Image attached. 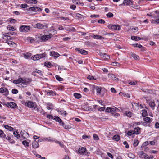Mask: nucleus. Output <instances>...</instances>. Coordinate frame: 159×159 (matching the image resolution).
Masks as SVG:
<instances>
[{"mask_svg":"<svg viewBox=\"0 0 159 159\" xmlns=\"http://www.w3.org/2000/svg\"><path fill=\"white\" fill-rule=\"evenodd\" d=\"M86 149L84 147H82L80 148L77 151V152L80 154V155L88 156L89 153L87 152L86 151Z\"/></svg>","mask_w":159,"mask_h":159,"instance_id":"1","label":"nucleus"},{"mask_svg":"<svg viewBox=\"0 0 159 159\" xmlns=\"http://www.w3.org/2000/svg\"><path fill=\"white\" fill-rule=\"evenodd\" d=\"M25 104L28 107L32 108L33 110H34L37 106L36 103L31 101L26 102Z\"/></svg>","mask_w":159,"mask_h":159,"instance_id":"2","label":"nucleus"},{"mask_svg":"<svg viewBox=\"0 0 159 159\" xmlns=\"http://www.w3.org/2000/svg\"><path fill=\"white\" fill-rule=\"evenodd\" d=\"M52 36V35L51 34H50L49 35L39 36L38 38L42 42H45L50 39Z\"/></svg>","mask_w":159,"mask_h":159,"instance_id":"3","label":"nucleus"},{"mask_svg":"<svg viewBox=\"0 0 159 159\" xmlns=\"http://www.w3.org/2000/svg\"><path fill=\"white\" fill-rule=\"evenodd\" d=\"M27 10L30 11H34L37 13H40L42 9L40 7H33L27 9Z\"/></svg>","mask_w":159,"mask_h":159,"instance_id":"4","label":"nucleus"},{"mask_svg":"<svg viewBox=\"0 0 159 159\" xmlns=\"http://www.w3.org/2000/svg\"><path fill=\"white\" fill-rule=\"evenodd\" d=\"M30 27L29 26L22 25L20 27V31L21 32H27L30 30Z\"/></svg>","mask_w":159,"mask_h":159,"instance_id":"5","label":"nucleus"},{"mask_svg":"<svg viewBox=\"0 0 159 159\" xmlns=\"http://www.w3.org/2000/svg\"><path fill=\"white\" fill-rule=\"evenodd\" d=\"M0 93H5L4 95L6 96L9 94V91L8 89L5 87H2L0 88Z\"/></svg>","mask_w":159,"mask_h":159,"instance_id":"6","label":"nucleus"},{"mask_svg":"<svg viewBox=\"0 0 159 159\" xmlns=\"http://www.w3.org/2000/svg\"><path fill=\"white\" fill-rule=\"evenodd\" d=\"M31 81V79L30 78H26L23 79V84L25 85H29L30 84Z\"/></svg>","mask_w":159,"mask_h":159,"instance_id":"7","label":"nucleus"},{"mask_svg":"<svg viewBox=\"0 0 159 159\" xmlns=\"http://www.w3.org/2000/svg\"><path fill=\"white\" fill-rule=\"evenodd\" d=\"M47 95L50 96H54L58 95L55 91L52 90H48L47 92Z\"/></svg>","mask_w":159,"mask_h":159,"instance_id":"8","label":"nucleus"},{"mask_svg":"<svg viewBox=\"0 0 159 159\" xmlns=\"http://www.w3.org/2000/svg\"><path fill=\"white\" fill-rule=\"evenodd\" d=\"M75 50L78 51L79 53L82 55H86L88 54V52L84 50H82L79 48H76Z\"/></svg>","mask_w":159,"mask_h":159,"instance_id":"9","label":"nucleus"},{"mask_svg":"<svg viewBox=\"0 0 159 159\" xmlns=\"http://www.w3.org/2000/svg\"><path fill=\"white\" fill-rule=\"evenodd\" d=\"M109 28L114 30H119L120 29V27L118 25H109L108 26Z\"/></svg>","mask_w":159,"mask_h":159,"instance_id":"10","label":"nucleus"},{"mask_svg":"<svg viewBox=\"0 0 159 159\" xmlns=\"http://www.w3.org/2000/svg\"><path fill=\"white\" fill-rule=\"evenodd\" d=\"M133 1L131 0H124L123 4L125 5H130L132 4Z\"/></svg>","mask_w":159,"mask_h":159,"instance_id":"11","label":"nucleus"},{"mask_svg":"<svg viewBox=\"0 0 159 159\" xmlns=\"http://www.w3.org/2000/svg\"><path fill=\"white\" fill-rule=\"evenodd\" d=\"M7 104L9 107L12 108H15L17 106L16 104L13 102H10V103L8 102L7 103Z\"/></svg>","mask_w":159,"mask_h":159,"instance_id":"12","label":"nucleus"},{"mask_svg":"<svg viewBox=\"0 0 159 159\" xmlns=\"http://www.w3.org/2000/svg\"><path fill=\"white\" fill-rule=\"evenodd\" d=\"M108 76L109 78L113 80L118 81L119 80V79L116 77L115 75L113 74H108Z\"/></svg>","mask_w":159,"mask_h":159,"instance_id":"13","label":"nucleus"},{"mask_svg":"<svg viewBox=\"0 0 159 159\" xmlns=\"http://www.w3.org/2000/svg\"><path fill=\"white\" fill-rule=\"evenodd\" d=\"M39 145L38 142L35 140H34L32 143V147L33 148H36L39 147Z\"/></svg>","mask_w":159,"mask_h":159,"instance_id":"14","label":"nucleus"},{"mask_svg":"<svg viewBox=\"0 0 159 159\" xmlns=\"http://www.w3.org/2000/svg\"><path fill=\"white\" fill-rule=\"evenodd\" d=\"M50 56H53L55 58L58 57L60 55L58 53L55 51L50 52Z\"/></svg>","mask_w":159,"mask_h":159,"instance_id":"15","label":"nucleus"},{"mask_svg":"<svg viewBox=\"0 0 159 159\" xmlns=\"http://www.w3.org/2000/svg\"><path fill=\"white\" fill-rule=\"evenodd\" d=\"M93 37L95 39H103L104 38L98 35H94L93 36Z\"/></svg>","mask_w":159,"mask_h":159,"instance_id":"16","label":"nucleus"},{"mask_svg":"<svg viewBox=\"0 0 159 159\" xmlns=\"http://www.w3.org/2000/svg\"><path fill=\"white\" fill-rule=\"evenodd\" d=\"M31 59L34 61L39 60L40 59L38 54H36L32 56L31 57Z\"/></svg>","mask_w":159,"mask_h":159,"instance_id":"17","label":"nucleus"},{"mask_svg":"<svg viewBox=\"0 0 159 159\" xmlns=\"http://www.w3.org/2000/svg\"><path fill=\"white\" fill-rule=\"evenodd\" d=\"M5 139L6 140H8L9 142L11 143H14L15 141L12 139L10 137L7 136V137H6Z\"/></svg>","mask_w":159,"mask_h":159,"instance_id":"18","label":"nucleus"},{"mask_svg":"<svg viewBox=\"0 0 159 159\" xmlns=\"http://www.w3.org/2000/svg\"><path fill=\"white\" fill-rule=\"evenodd\" d=\"M140 128L139 127H137L134 128L133 130L134 134H139L140 133L139 130Z\"/></svg>","mask_w":159,"mask_h":159,"instance_id":"19","label":"nucleus"},{"mask_svg":"<svg viewBox=\"0 0 159 159\" xmlns=\"http://www.w3.org/2000/svg\"><path fill=\"white\" fill-rule=\"evenodd\" d=\"M149 104L152 109L154 110L155 109V104L154 102L151 101L149 102Z\"/></svg>","mask_w":159,"mask_h":159,"instance_id":"20","label":"nucleus"},{"mask_svg":"<svg viewBox=\"0 0 159 159\" xmlns=\"http://www.w3.org/2000/svg\"><path fill=\"white\" fill-rule=\"evenodd\" d=\"M35 27L38 29H41L43 28L44 26L40 23H37L35 25Z\"/></svg>","mask_w":159,"mask_h":159,"instance_id":"21","label":"nucleus"},{"mask_svg":"<svg viewBox=\"0 0 159 159\" xmlns=\"http://www.w3.org/2000/svg\"><path fill=\"white\" fill-rule=\"evenodd\" d=\"M4 128L7 129L8 130L10 131H13L14 129L13 128L7 125H5Z\"/></svg>","mask_w":159,"mask_h":159,"instance_id":"22","label":"nucleus"},{"mask_svg":"<svg viewBox=\"0 0 159 159\" xmlns=\"http://www.w3.org/2000/svg\"><path fill=\"white\" fill-rule=\"evenodd\" d=\"M131 39L132 40H134L135 41H138L141 39L140 38L135 36H132L131 37Z\"/></svg>","mask_w":159,"mask_h":159,"instance_id":"23","label":"nucleus"},{"mask_svg":"<svg viewBox=\"0 0 159 159\" xmlns=\"http://www.w3.org/2000/svg\"><path fill=\"white\" fill-rule=\"evenodd\" d=\"M120 139V137L118 135H114L112 138V139L116 141H119Z\"/></svg>","mask_w":159,"mask_h":159,"instance_id":"24","label":"nucleus"},{"mask_svg":"<svg viewBox=\"0 0 159 159\" xmlns=\"http://www.w3.org/2000/svg\"><path fill=\"white\" fill-rule=\"evenodd\" d=\"M0 137L4 139L6 137V135L0 129Z\"/></svg>","mask_w":159,"mask_h":159,"instance_id":"25","label":"nucleus"},{"mask_svg":"<svg viewBox=\"0 0 159 159\" xmlns=\"http://www.w3.org/2000/svg\"><path fill=\"white\" fill-rule=\"evenodd\" d=\"M119 94L121 96H123L124 97H126V96L128 98H130V96L129 94H126L125 93H123L122 92H120L119 93Z\"/></svg>","mask_w":159,"mask_h":159,"instance_id":"26","label":"nucleus"},{"mask_svg":"<svg viewBox=\"0 0 159 159\" xmlns=\"http://www.w3.org/2000/svg\"><path fill=\"white\" fill-rule=\"evenodd\" d=\"M40 59H41L42 58H43L44 57H47V55L45 53V52H44V53H43L42 54H38Z\"/></svg>","mask_w":159,"mask_h":159,"instance_id":"27","label":"nucleus"},{"mask_svg":"<svg viewBox=\"0 0 159 159\" xmlns=\"http://www.w3.org/2000/svg\"><path fill=\"white\" fill-rule=\"evenodd\" d=\"M148 115L147 111L145 109L142 110V115L143 117H145Z\"/></svg>","mask_w":159,"mask_h":159,"instance_id":"28","label":"nucleus"},{"mask_svg":"<svg viewBox=\"0 0 159 159\" xmlns=\"http://www.w3.org/2000/svg\"><path fill=\"white\" fill-rule=\"evenodd\" d=\"M74 96L75 98L79 99L81 97V95L80 93H75L74 94Z\"/></svg>","mask_w":159,"mask_h":159,"instance_id":"29","label":"nucleus"},{"mask_svg":"<svg viewBox=\"0 0 159 159\" xmlns=\"http://www.w3.org/2000/svg\"><path fill=\"white\" fill-rule=\"evenodd\" d=\"M143 120L147 123L150 122L151 121V119L149 117H147L143 119Z\"/></svg>","mask_w":159,"mask_h":159,"instance_id":"30","label":"nucleus"},{"mask_svg":"<svg viewBox=\"0 0 159 159\" xmlns=\"http://www.w3.org/2000/svg\"><path fill=\"white\" fill-rule=\"evenodd\" d=\"M53 119L55 120L56 121L59 122L60 121H61V119H60V118L57 116H55Z\"/></svg>","mask_w":159,"mask_h":159,"instance_id":"31","label":"nucleus"},{"mask_svg":"<svg viewBox=\"0 0 159 159\" xmlns=\"http://www.w3.org/2000/svg\"><path fill=\"white\" fill-rule=\"evenodd\" d=\"M45 66L48 68H50L52 66V65L50 62H45Z\"/></svg>","mask_w":159,"mask_h":159,"instance_id":"32","label":"nucleus"},{"mask_svg":"<svg viewBox=\"0 0 159 159\" xmlns=\"http://www.w3.org/2000/svg\"><path fill=\"white\" fill-rule=\"evenodd\" d=\"M7 28L9 30L14 31L15 30L14 27L11 25L7 26Z\"/></svg>","mask_w":159,"mask_h":159,"instance_id":"33","label":"nucleus"},{"mask_svg":"<svg viewBox=\"0 0 159 159\" xmlns=\"http://www.w3.org/2000/svg\"><path fill=\"white\" fill-rule=\"evenodd\" d=\"M58 18H59L61 20H69V18L68 17H65L63 16L61 17H58Z\"/></svg>","mask_w":159,"mask_h":159,"instance_id":"34","label":"nucleus"},{"mask_svg":"<svg viewBox=\"0 0 159 159\" xmlns=\"http://www.w3.org/2000/svg\"><path fill=\"white\" fill-rule=\"evenodd\" d=\"M131 55L134 59L137 60L139 59V57L134 53H132Z\"/></svg>","mask_w":159,"mask_h":159,"instance_id":"35","label":"nucleus"},{"mask_svg":"<svg viewBox=\"0 0 159 159\" xmlns=\"http://www.w3.org/2000/svg\"><path fill=\"white\" fill-rule=\"evenodd\" d=\"M102 54L104 59H108L110 58L109 56L106 53H102Z\"/></svg>","mask_w":159,"mask_h":159,"instance_id":"36","label":"nucleus"},{"mask_svg":"<svg viewBox=\"0 0 159 159\" xmlns=\"http://www.w3.org/2000/svg\"><path fill=\"white\" fill-rule=\"evenodd\" d=\"M58 111L59 112V113L60 114H61V115H65V116H66V111H63V110H58Z\"/></svg>","mask_w":159,"mask_h":159,"instance_id":"37","label":"nucleus"},{"mask_svg":"<svg viewBox=\"0 0 159 159\" xmlns=\"http://www.w3.org/2000/svg\"><path fill=\"white\" fill-rule=\"evenodd\" d=\"M128 156L129 157L131 158L134 159L135 157V155L131 153H129Z\"/></svg>","mask_w":159,"mask_h":159,"instance_id":"38","label":"nucleus"},{"mask_svg":"<svg viewBox=\"0 0 159 159\" xmlns=\"http://www.w3.org/2000/svg\"><path fill=\"white\" fill-rule=\"evenodd\" d=\"M133 107H134L135 106L138 109H139V103H134V104H132Z\"/></svg>","mask_w":159,"mask_h":159,"instance_id":"39","label":"nucleus"},{"mask_svg":"<svg viewBox=\"0 0 159 159\" xmlns=\"http://www.w3.org/2000/svg\"><path fill=\"white\" fill-rule=\"evenodd\" d=\"M125 114L127 116L130 117L131 116V115L132 114L131 112L129 111H126L125 112Z\"/></svg>","mask_w":159,"mask_h":159,"instance_id":"40","label":"nucleus"},{"mask_svg":"<svg viewBox=\"0 0 159 159\" xmlns=\"http://www.w3.org/2000/svg\"><path fill=\"white\" fill-rule=\"evenodd\" d=\"M56 79L59 81H61L63 80V78L60 77L58 75H56L55 76Z\"/></svg>","mask_w":159,"mask_h":159,"instance_id":"41","label":"nucleus"},{"mask_svg":"<svg viewBox=\"0 0 159 159\" xmlns=\"http://www.w3.org/2000/svg\"><path fill=\"white\" fill-rule=\"evenodd\" d=\"M111 112H112L113 111H118L119 110V109H118L117 108L115 107V108H111Z\"/></svg>","mask_w":159,"mask_h":159,"instance_id":"42","label":"nucleus"},{"mask_svg":"<svg viewBox=\"0 0 159 159\" xmlns=\"http://www.w3.org/2000/svg\"><path fill=\"white\" fill-rule=\"evenodd\" d=\"M106 16L107 17L111 18L113 16V14L111 12H109L106 14Z\"/></svg>","mask_w":159,"mask_h":159,"instance_id":"43","label":"nucleus"},{"mask_svg":"<svg viewBox=\"0 0 159 159\" xmlns=\"http://www.w3.org/2000/svg\"><path fill=\"white\" fill-rule=\"evenodd\" d=\"M13 134L15 137H16L17 138L20 137V135L18 134L17 131L14 132H13Z\"/></svg>","mask_w":159,"mask_h":159,"instance_id":"44","label":"nucleus"},{"mask_svg":"<svg viewBox=\"0 0 159 159\" xmlns=\"http://www.w3.org/2000/svg\"><path fill=\"white\" fill-rule=\"evenodd\" d=\"M17 80L18 81L17 83L19 84L20 83H22L23 84V79L22 78L20 77Z\"/></svg>","mask_w":159,"mask_h":159,"instance_id":"45","label":"nucleus"},{"mask_svg":"<svg viewBox=\"0 0 159 159\" xmlns=\"http://www.w3.org/2000/svg\"><path fill=\"white\" fill-rule=\"evenodd\" d=\"M22 144L24 145L25 146H26L28 147L29 146V143L27 142V141L25 140L23 141L22 142Z\"/></svg>","mask_w":159,"mask_h":159,"instance_id":"46","label":"nucleus"},{"mask_svg":"<svg viewBox=\"0 0 159 159\" xmlns=\"http://www.w3.org/2000/svg\"><path fill=\"white\" fill-rule=\"evenodd\" d=\"M18 92V90L15 89H13L12 90V93L14 94H16Z\"/></svg>","mask_w":159,"mask_h":159,"instance_id":"47","label":"nucleus"},{"mask_svg":"<svg viewBox=\"0 0 159 159\" xmlns=\"http://www.w3.org/2000/svg\"><path fill=\"white\" fill-rule=\"evenodd\" d=\"M139 143L138 141L137 140H134V147H136Z\"/></svg>","mask_w":159,"mask_h":159,"instance_id":"48","label":"nucleus"},{"mask_svg":"<svg viewBox=\"0 0 159 159\" xmlns=\"http://www.w3.org/2000/svg\"><path fill=\"white\" fill-rule=\"evenodd\" d=\"M101 88L97 87L96 91L97 93L98 94H100L101 93Z\"/></svg>","mask_w":159,"mask_h":159,"instance_id":"49","label":"nucleus"},{"mask_svg":"<svg viewBox=\"0 0 159 159\" xmlns=\"http://www.w3.org/2000/svg\"><path fill=\"white\" fill-rule=\"evenodd\" d=\"M87 78L89 79L90 80H96V79H95L93 76L90 75L88 76L87 77Z\"/></svg>","mask_w":159,"mask_h":159,"instance_id":"50","label":"nucleus"},{"mask_svg":"<svg viewBox=\"0 0 159 159\" xmlns=\"http://www.w3.org/2000/svg\"><path fill=\"white\" fill-rule=\"evenodd\" d=\"M127 134L128 135L131 136L132 134H134L133 130L128 131Z\"/></svg>","mask_w":159,"mask_h":159,"instance_id":"51","label":"nucleus"},{"mask_svg":"<svg viewBox=\"0 0 159 159\" xmlns=\"http://www.w3.org/2000/svg\"><path fill=\"white\" fill-rule=\"evenodd\" d=\"M137 84V82L136 81H130L129 83V84L131 85H134Z\"/></svg>","mask_w":159,"mask_h":159,"instance_id":"52","label":"nucleus"},{"mask_svg":"<svg viewBox=\"0 0 159 159\" xmlns=\"http://www.w3.org/2000/svg\"><path fill=\"white\" fill-rule=\"evenodd\" d=\"M123 143L124 145H125V147L126 148H129V146L126 141H124Z\"/></svg>","mask_w":159,"mask_h":159,"instance_id":"53","label":"nucleus"},{"mask_svg":"<svg viewBox=\"0 0 159 159\" xmlns=\"http://www.w3.org/2000/svg\"><path fill=\"white\" fill-rule=\"evenodd\" d=\"M82 137L83 139H85L87 138H88V139L90 138V136H87L86 135H83Z\"/></svg>","mask_w":159,"mask_h":159,"instance_id":"54","label":"nucleus"},{"mask_svg":"<svg viewBox=\"0 0 159 159\" xmlns=\"http://www.w3.org/2000/svg\"><path fill=\"white\" fill-rule=\"evenodd\" d=\"M21 7L23 8H25L28 7V5L26 4H22L21 5Z\"/></svg>","mask_w":159,"mask_h":159,"instance_id":"55","label":"nucleus"},{"mask_svg":"<svg viewBox=\"0 0 159 159\" xmlns=\"http://www.w3.org/2000/svg\"><path fill=\"white\" fill-rule=\"evenodd\" d=\"M134 47H138L141 48L142 47V46L140 44L136 43L133 45Z\"/></svg>","mask_w":159,"mask_h":159,"instance_id":"56","label":"nucleus"},{"mask_svg":"<svg viewBox=\"0 0 159 159\" xmlns=\"http://www.w3.org/2000/svg\"><path fill=\"white\" fill-rule=\"evenodd\" d=\"M93 137L95 140H98L99 139L98 137L97 134H94Z\"/></svg>","mask_w":159,"mask_h":159,"instance_id":"57","label":"nucleus"},{"mask_svg":"<svg viewBox=\"0 0 159 159\" xmlns=\"http://www.w3.org/2000/svg\"><path fill=\"white\" fill-rule=\"evenodd\" d=\"M98 23L101 24H104L105 23V21L103 20L102 19H99L98 20Z\"/></svg>","mask_w":159,"mask_h":159,"instance_id":"58","label":"nucleus"},{"mask_svg":"<svg viewBox=\"0 0 159 159\" xmlns=\"http://www.w3.org/2000/svg\"><path fill=\"white\" fill-rule=\"evenodd\" d=\"M105 109V107H100L99 108H98V110L99 111H103Z\"/></svg>","mask_w":159,"mask_h":159,"instance_id":"59","label":"nucleus"},{"mask_svg":"<svg viewBox=\"0 0 159 159\" xmlns=\"http://www.w3.org/2000/svg\"><path fill=\"white\" fill-rule=\"evenodd\" d=\"M70 8L72 9L73 10H74L76 8V6L74 5H72L70 6Z\"/></svg>","mask_w":159,"mask_h":159,"instance_id":"60","label":"nucleus"},{"mask_svg":"<svg viewBox=\"0 0 159 159\" xmlns=\"http://www.w3.org/2000/svg\"><path fill=\"white\" fill-rule=\"evenodd\" d=\"M144 123L143 122H138L135 123L136 125H143L144 124Z\"/></svg>","mask_w":159,"mask_h":159,"instance_id":"61","label":"nucleus"},{"mask_svg":"<svg viewBox=\"0 0 159 159\" xmlns=\"http://www.w3.org/2000/svg\"><path fill=\"white\" fill-rule=\"evenodd\" d=\"M47 117L48 118H49V119H53V118H54V117L53 116H52V115H47Z\"/></svg>","mask_w":159,"mask_h":159,"instance_id":"62","label":"nucleus"},{"mask_svg":"<svg viewBox=\"0 0 159 159\" xmlns=\"http://www.w3.org/2000/svg\"><path fill=\"white\" fill-rule=\"evenodd\" d=\"M90 17L92 18L93 17H95V18H98L99 17V15H91L90 16Z\"/></svg>","mask_w":159,"mask_h":159,"instance_id":"63","label":"nucleus"},{"mask_svg":"<svg viewBox=\"0 0 159 159\" xmlns=\"http://www.w3.org/2000/svg\"><path fill=\"white\" fill-rule=\"evenodd\" d=\"M155 127L156 129H158L159 128V123L158 122H157L156 123L155 125Z\"/></svg>","mask_w":159,"mask_h":159,"instance_id":"64","label":"nucleus"}]
</instances>
